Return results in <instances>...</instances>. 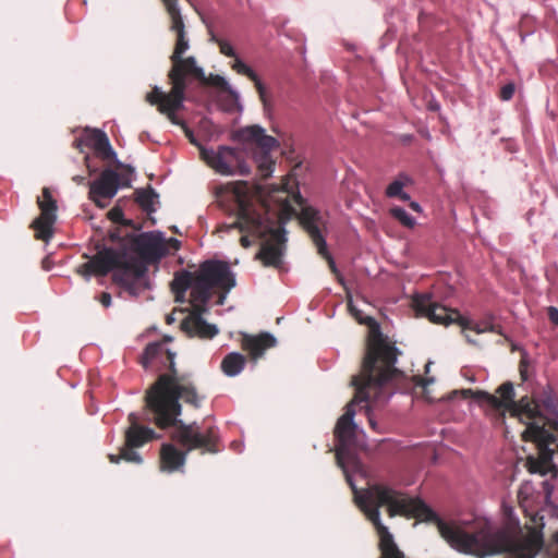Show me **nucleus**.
<instances>
[{
  "instance_id": "obj_35",
  "label": "nucleus",
  "mask_w": 558,
  "mask_h": 558,
  "mask_svg": "<svg viewBox=\"0 0 558 558\" xmlns=\"http://www.w3.org/2000/svg\"><path fill=\"white\" fill-rule=\"evenodd\" d=\"M240 243L245 248H247L252 245V241L250 240L247 234L241 236Z\"/></svg>"
},
{
  "instance_id": "obj_13",
  "label": "nucleus",
  "mask_w": 558,
  "mask_h": 558,
  "mask_svg": "<svg viewBox=\"0 0 558 558\" xmlns=\"http://www.w3.org/2000/svg\"><path fill=\"white\" fill-rule=\"evenodd\" d=\"M201 155L207 165L220 174L239 173L245 175L250 173V167L235 148L220 146L217 151L202 148Z\"/></svg>"
},
{
  "instance_id": "obj_39",
  "label": "nucleus",
  "mask_w": 558,
  "mask_h": 558,
  "mask_svg": "<svg viewBox=\"0 0 558 558\" xmlns=\"http://www.w3.org/2000/svg\"><path fill=\"white\" fill-rule=\"evenodd\" d=\"M410 207L415 210V211H420L421 210V206L418 205V203L416 202H411L410 204Z\"/></svg>"
},
{
  "instance_id": "obj_21",
  "label": "nucleus",
  "mask_w": 558,
  "mask_h": 558,
  "mask_svg": "<svg viewBox=\"0 0 558 558\" xmlns=\"http://www.w3.org/2000/svg\"><path fill=\"white\" fill-rule=\"evenodd\" d=\"M199 277V270L196 274L190 271H182L177 274L173 281L171 282L172 291L175 293V300L181 301L185 292L191 289L194 291L195 284Z\"/></svg>"
},
{
  "instance_id": "obj_34",
  "label": "nucleus",
  "mask_w": 558,
  "mask_h": 558,
  "mask_svg": "<svg viewBox=\"0 0 558 558\" xmlns=\"http://www.w3.org/2000/svg\"><path fill=\"white\" fill-rule=\"evenodd\" d=\"M165 245L166 247L168 246L173 251H178L181 247V242L178 239L170 238L167 242H165Z\"/></svg>"
},
{
  "instance_id": "obj_22",
  "label": "nucleus",
  "mask_w": 558,
  "mask_h": 558,
  "mask_svg": "<svg viewBox=\"0 0 558 558\" xmlns=\"http://www.w3.org/2000/svg\"><path fill=\"white\" fill-rule=\"evenodd\" d=\"M246 364V359L239 352L227 354L221 361V371L229 377L239 375Z\"/></svg>"
},
{
  "instance_id": "obj_37",
  "label": "nucleus",
  "mask_w": 558,
  "mask_h": 558,
  "mask_svg": "<svg viewBox=\"0 0 558 558\" xmlns=\"http://www.w3.org/2000/svg\"><path fill=\"white\" fill-rule=\"evenodd\" d=\"M221 293L218 296L217 304L222 305L225 303L226 296L229 292H226L225 290H220Z\"/></svg>"
},
{
  "instance_id": "obj_19",
  "label": "nucleus",
  "mask_w": 558,
  "mask_h": 558,
  "mask_svg": "<svg viewBox=\"0 0 558 558\" xmlns=\"http://www.w3.org/2000/svg\"><path fill=\"white\" fill-rule=\"evenodd\" d=\"M84 145L94 150V154L104 161H110L116 158L107 134L100 130H87L84 135Z\"/></svg>"
},
{
  "instance_id": "obj_8",
  "label": "nucleus",
  "mask_w": 558,
  "mask_h": 558,
  "mask_svg": "<svg viewBox=\"0 0 558 558\" xmlns=\"http://www.w3.org/2000/svg\"><path fill=\"white\" fill-rule=\"evenodd\" d=\"M235 287V278L228 263L222 260H206L199 266V277L194 291H191L192 323L203 318L207 311L206 304L211 299V290L230 292Z\"/></svg>"
},
{
  "instance_id": "obj_42",
  "label": "nucleus",
  "mask_w": 558,
  "mask_h": 558,
  "mask_svg": "<svg viewBox=\"0 0 558 558\" xmlns=\"http://www.w3.org/2000/svg\"><path fill=\"white\" fill-rule=\"evenodd\" d=\"M465 338H466V341H468L469 343H472V344H474V343H475V341H474V340H472L469 336H465Z\"/></svg>"
},
{
  "instance_id": "obj_9",
  "label": "nucleus",
  "mask_w": 558,
  "mask_h": 558,
  "mask_svg": "<svg viewBox=\"0 0 558 558\" xmlns=\"http://www.w3.org/2000/svg\"><path fill=\"white\" fill-rule=\"evenodd\" d=\"M412 306L417 316L426 317L433 324L449 326L457 324L462 328V331L473 330L476 333L496 332L501 335L499 325L493 323V318L488 317L480 323H473L463 317L459 311L448 308L432 300L429 294H417L413 298Z\"/></svg>"
},
{
  "instance_id": "obj_23",
  "label": "nucleus",
  "mask_w": 558,
  "mask_h": 558,
  "mask_svg": "<svg viewBox=\"0 0 558 558\" xmlns=\"http://www.w3.org/2000/svg\"><path fill=\"white\" fill-rule=\"evenodd\" d=\"M194 77L196 78L202 85L205 86H214L220 89H227L228 88V82L225 80V77L218 75V74H209L208 76L205 75L204 70L201 68V75L198 72L190 70L187 71V78Z\"/></svg>"
},
{
  "instance_id": "obj_27",
  "label": "nucleus",
  "mask_w": 558,
  "mask_h": 558,
  "mask_svg": "<svg viewBox=\"0 0 558 558\" xmlns=\"http://www.w3.org/2000/svg\"><path fill=\"white\" fill-rule=\"evenodd\" d=\"M108 218L114 222L120 223L126 227H133L135 228L132 220L125 219L123 210L120 207H113L108 211Z\"/></svg>"
},
{
  "instance_id": "obj_38",
  "label": "nucleus",
  "mask_w": 558,
  "mask_h": 558,
  "mask_svg": "<svg viewBox=\"0 0 558 558\" xmlns=\"http://www.w3.org/2000/svg\"><path fill=\"white\" fill-rule=\"evenodd\" d=\"M72 180H73L76 184L81 185V184H84V182H85V177H82V175H74V177L72 178Z\"/></svg>"
},
{
  "instance_id": "obj_2",
  "label": "nucleus",
  "mask_w": 558,
  "mask_h": 558,
  "mask_svg": "<svg viewBox=\"0 0 558 558\" xmlns=\"http://www.w3.org/2000/svg\"><path fill=\"white\" fill-rule=\"evenodd\" d=\"M170 340V337H165L161 341L148 343L140 356V364L145 369H149L155 363L166 369L146 390L145 420L160 429L175 427L172 438L187 449L219 452L221 446L216 426L202 429L196 422L185 424L179 420L182 403L197 410L206 400V395L198 389L191 373L179 372L174 361L175 352L166 348Z\"/></svg>"
},
{
  "instance_id": "obj_24",
  "label": "nucleus",
  "mask_w": 558,
  "mask_h": 558,
  "mask_svg": "<svg viewBox=\"0 0 558 558\" xmlns=\"http://www.w3.org/2000/svg\"><path fill=\"white\" fill-rule=\"evenodd\" d=\"M135 202L140 205V207L150 214L155 211L154 203L158 197V194L150 186L147 189H138L135 191Z\"/></svg>"
},
{
  "instance_id": "obj_18",
  "label": "nucleus",
  "mask_w": 558,
  "mask_h": 558,
  "mask_svg": "<svg viewBox=\"0 0 558 558\" xmlns=\"http://www.w3.org/2000/svg\"><path fill=\"white\" fill-rule=\"evenodd\" d=\"M173 433L171 434V439ZM181 447L185 449V451L179 450L174 445L163 444L160 449V469L166 472H174L182 468L186 460V453L192 451L193 449H187L186 446L181 445L175 440ZM202 453H205L202 449H199Z\"/></svg>"
},
{
  "instance_id": "obj_7",
  "label": "nucleus",
  "mask_w": 558,
  "mask_h": 558,
  "mask_svg": "<svg viewBox=\"0 0 558 558\" xmlns=\"http://www.w3.org/2000/svg\"><path fill=\"white\" fill-rule=\"evenodd\" d=\"M161 1L171 21L170 29L177 34L175 46L170 57L171 69L168 72V80L171 84L169 92L173 100L179 104L182 90H186L187 87V71L193 70L201 75V66L197 65L194 57L183 58V53L189 49V40L185 37V25L178 0Z\"/></svg>"
},
{
  "instance_id": "obj_10",
  "label": "nucleus",
  "mask_w": 558,
  "mask_h": 558,
  "mask_svg": "<svg viewBox=\"0 0 558 558\" xmlns=\"http://www.w3.org/2000/svg\"><path fill=\"white\" fill-rule=\"evenodd\" d=\"M128 420L130 426L124 433V446L120 449L119 454L108 456L111 463H119L121 460L136 464L142 463V457L134 449L144 446L157 437L154 429L140 425L138 416L135 413H130Z\"/></svg>"
},
{
  "instance_id": "obj_15",
  "label": "nucleus",
  "mask_w": 558,
  "mask_h": 558,
  "mask_svg": "<svg viewBox=\"0 0 558 558\" xmlns=\"http://www.w3.org/2000/svg\"><path fill=\"white\" fill-rule=\"evenodd\" d=\"M298 219L300 225L312 239L317 248V253L328 262L331 271L337 274L338 271L335 260L328 252L326 240L319 229V226L322 225V217L319 213L313 207H303L301 213L298 215Z\"/></svg>"
},
{
  "instance_id": "obj_16",
  "label": "nucleus",
  "mask_w": 558,
  "mask_h": 558,
  "mask_svg": "<svg viewBox=\"0 0 558 558\" xmlns=\"http://www.w3.org/2000/svg\"><path fill=\"white\" fill-rule=\"evenodd\" d=\"M211 40L218 45L220 53H222L226 57H230V58L234 59L233 63L231 64L232 70L235 71L240 75L246 76L250 81H252L254 83V86L258 94L259 100L262 101L265 110H267L270 106L267 88L265 87L264 83L262 82L259 76L256 74V72L253 71L247 64H245L236 56L233 47L231 46V44L229 41L218 38L215 35L211 36Z\"/></svg>"
},
{
  "instance_id": "obj_32",
  "label": "nucleus",
  "mask_w": 558,
  "mask_h": 558,
  "mask_svg": "<svg viewBox=\"0 0 558 558\" xmlns=\"http://www.w3.org/2000/svg\"><path fill=\"white\" fill-rule=\"evenodd\" d=\"M526 368H527V361L525 360V357H522L520 361V364H519V372H520L521 379L523 381L527 379Z\"/></svg>"
},
{
  "instance_id": "obj_4",
  "label": "nucleus",
  "mask_w": 558,
  "mask_h": 558,
  "mask_svg": "<svg viewBox=\"0 0 558 558\" xmlns=\"http://www.w3.org/2000/svg\"><path fill=\"white\" fill-rule=\"evenodd\" d=\"M400 354L401 352L395 343H391L378 327L371 329L361 372L351 379V385L355 388V395L351 402L347 404L344 413L339 417L335 427L337 464L343 470L352 488L354 486L345 466L347 463L354 460L350 450L356 438V425L353 422L354 407L362 402L366 403L364 408L368 423L373 429H376V422L369 413L371 404L376 405L387 401L389 393L386 391L385 385L400 375L396 367Z\"/></svg>"
},
{
  "instance_id": "obj_31",
  "label": "nucleus",
  "mask_w": 558,
  "mask_h": 558,
  "mask_svg": "<svg viewBox=\"0 0 558 558\" xmlns=\"http://www.w3.org/2000/svg\"><path fill=\"white\" fill-rule=\"evenodd\" d=\"M547 316L553 325L558 326V308L555 306L547 307Z\"/></svg>"
},
{
  "instance_id": "obj_40",
  "label": "nucleus",
  "mask_w": 558,
  "mask_h": 558,
  "mask_svg": "<svg viewBox=\"0 0 558 558\" xmlns=\"http://www.w3.org/2000/svg\"><path fill=\"white\" fill-rule=\"evenodd\" d=\"M397 197H399L402 201H409L410 199L409 194L404 193L403 191L401 192V195H398Z\"/></svg>"
},
{
  "instance_id": "obj_17",
  "label": "nucleus",
  "mask_w": 558,
  "mask_h": 558,
  "mask_svg": "<svg viewBox=\"0 0 558 558\" xmlns=\"http://www.w3.org/2000/svg\"><path fill=\"white\" fill-rule=\"evenodd\" d=\"M121 185L129 186V183H122L121 175L117 171L105 169L97 180L89 182V199L99 208H105L107 203L102 202V199L114 197Z\"/></svg>"
},
{
  "instance_id": "obj_14",
  "label": "nucleus",
  "mask_w": 558,
  "mask_h": 558,
  "mask_svg": "<svg viewBox=\"0 0 558 558\" xmlns=\"http://www.w3.org/2000/svg\"><path fill=\"white\" fill-rule=\"evenodd\" d=\"M40 215L33 220L31 228L35 231V239L48 242L53 234L52 227L57 220V201L52 197L49 187H44L41 197H37Z\"/></svg>"
},
{
  "instance_id": "obj_28",
  "label": "nucleus",
  "mask_w": 558,
  "mask_h": 558,
  "mask_svg": "<svg viewBox=\"0 0 558 558\" xmlns=\"http://www.w3.org/2000/svg\"><path fill=\"white\" fill-rule=\"evenodd\" d=\"M402 191L403 183L399 180H396L387 186L386 194L388 197H397L398 195H401Z\"/></svg>"
},
{
  "instance_id": "obj_26",
  "label": "nucleus",
  "mask_w": 558,
  "mask_h": 558,
  "mask_svg": "<svg viewBox=\"0 0 558 558\" xmlns=\"http://www.w3.org/2000/svg\"><path fill=\"white\" fill-rule=\"evenodd\" d=\"M390 214L395 219H397L407 228H413L416 223L415 219L412 216H410L405 209L401 207H392L390 209Z\"/></svg>"
},
{
  "instance_id": "obj_5",
  "label": "nucleus",
  "mask_w": 558,
  "mask_h": 558,
  "mask_svg": "<svg viewBox=\"0 0 558 558\" xmlns=\"http://www.w3.org/2000/svg\"><path fill=\"white\" fill-rule=\"evenodd\" d=\"M215 195L223 209L236 216V220L226 228H238L262 240L256 258L264 266L280 268L287 242L283 226L296 215L295 209L286 203L278 214H271L265 204L254 203V195L246 181L220 184L215 187Z\"/></svg>"
},
{
  "instance_id": "obj_36",
  "label": "nucleus",
  "mask_w": 558,
  "mask_h": 558,
  "mask_svg": "<svg viewBox=\"0 0 558 558\" xmlns=\"http://www.w3.org/2000/svg\"><path fill=\"white\" fill-rule=\"evenodd\" d=\"M83 146H85V145H84V137H82V138H76V140L73 142V147H74V148H76V149H78V150H81V151L83 150V148H82Z\"/></svg>"
},
{
  "instance_id": "obj_3",
  "label": "nucleus",
  "mask_w": 558,
  "mask_h": 558,
  "mask_svg": "<svg viewBox=\"0 0 558 558\" xmlns=\"http://www.w3.org/2000/svg\"><path fill=\"white\" fill-rule=\"evenodd\" d=\"M481 403L487 404L502 413L508 412L526 427L522 433L525 441H533L537 447V458L527 459L531 473L546 475L555 470L558 458V395L550 385L523 396L515 401V391L511 381L501 384L496 395L484 390L463 391Z\"/></svg>"
},
{
  "instance_id": "obj_29",
  "label": "nucleus",
  "mask_w": 558,
  "mask_h": 558,
  "mask_svg": "<svg viewBox=\"0 0 558 558\" xmlns=\"http://www.w3.org/2000/svg\"><path fill=\"white\" fill-rule=\"evenodd\" d=\"M515 86L513 83L504 85L500 89L499 97L501 100H510L514 95Z\"/></svg>"
},
{
  "instance_id": "obj_11",
  "label": "nucleus",
  "mask_w": 558,
  "mask_h": 558,
  "mask_svg": "<svg viewBox=\"0 0 558 558\" xmlns=\"http://www.w3.org/2000/svg\"><path fill=\"white\" fill-rule=\"evenodd\" d=\"M234 138L245 144H254L263 150L264 155L258 163V173L262 179L269 178L274 171L275 162L269 158L268 153L278 145L277 140L267 135L259 125H250L238 130L234 133Z\"/></svg>"
},
{
  "instance_id": "obj_25",
  "label": "nucleus",
  "mask_w": 558,
  "mask_h": 558,
  "mask_svg": "<svg viewBox=\"0 0 558 558\" xmlns=\"http://www.w3.org/2000/svg\"><path fill=\"white\" fill-rule=\"evenodd\" d=\"M193 327L201 338L211 339L218 333V328L204 318H197V323L193 324Z\"/></svg>"
},
{
  "instance_id": "obj_30",
  "label": "nucleus",
  "mask_w": 558,
  "mask_h": 558,
  "mask_svg": "<svg viewBox=\"0 0 558 558\" xmlns=\"http://www.w3.org/2000/svg\"><path fill=\"white\" fill-rule=\"evenodd\" d=\"M347 305H348V308L350 311V313L359 320L362 319L361 317V311H359L354 304H353V301H352V295L348 292L347 293Z\"/></svg>"
},
{
  "instance_id": "obj_20",
  "label": "nucleus",
  "mask_w": 558,
  "mask_h": 558,
  "mask_svg": "<svg viewBox=\"0 0 558 558\" xmlns=\"http://www.w3.org/2000/svg\"><path fill=\"white\" fill-rule=\"evenodd\" d=\"M241 348L246 351L251 359L262 357L267 349L274 348L277 343L276 338L268 332H260L257 336L241 333Z\"/></svg>"
},
{
  "instance_id": "obj_41",
  "label": "nucleus",
  "mask_w": 558,
  "mask_h": 558,
  "mask_svg": "<svg viewBox=\"0 0 558 558\" xmlns=\"http://www.w3.org/2000/svg\"><path fill=\"white\" fill-rule=\"evenodd\" d=\"M88 161H89V156H86V157H85L86 166H87V168H88L89 172H90V173H93V172H95V171H96V169H92V168H90V166L88 165Z\"/></svg>"
},
{
  "instance_id": "obj_33",
  "label": "nucleus",
  "mask_w": 558,
  "mask_h": 558,
  "mask_svg": "<svg viewBox=\"0 0 558 558\" xmlns=\"http://www.w3.org/2000/svg\"><path fill=\"white\" fill-rule=\"evenodd\" d=\"M111 294L109 292H102L99 296V302L105 307H109L111 305Z\"/></svg>"
},
{
  "instance_id": "obj_12",
  "label": "nucleus",
  "mask_w": 558,
  "mask_h": 558,
  "mask_svg": "<svg viewBox=\"0 0 558 558\" xmlns=\"http://www.w3.org/2000/svg\"><path fill=\"white\" fill-rule=\"evenodd\" d=\"M145 100L149 105L156 106L157 110L161 114H165L172 124L181 126L190 143L197 145L193 131L177 116V112L184 107L185 90H182L180 102L177 104L171 96V92L166 93L160 87L154 86L151 90L146 94Z\"/></svg>"
},
{
  "instance_id": "obj_43",
  "label": "nucleus",
  "mask_w": 558,
  "mask_h": 558,
  "mask_svg": "<svg viewBox=\"0 0 558 558\" xmlns=\"http://www.w3.org/2000/svg\"><path fill=\"white\" fill-rule=\"evenodd\" d=\"M555 542L558 545V532L555 534Z\"/></svg>"
},
{
  "instance_id": "obj_1",
  "label": "nucleus",
  "mask_w": 558,
  "mask_h": 558,
  "mask_svg": "<svg viewBox=\"0 0 558 558\" xmlns=\"http://www.w3.org/2000/svg\"><path fill=\"white\" fill-rule=\"evenodd\" d=\"M356 502L372 522L379 537L380 558H405L398 548L392 534L383 524L379 509L385 507L390 518L397 515L416 519L421 522L435 523L440 535L456 549L485 558L501 553H508L512 558H535L541 550L544 539L542 529L543 518L537 514L532 518L533 525L524 532L518 520L511 518L501 527L493 526L488 521L478 523L476 531L470 533L460 527L445 523L437 513L421 498L411 497L385 484H372L360 495Z\"/></svg>"
},
{
  "instance_id": "obj_6",
  "label": "nucleus",
  "mask_w": 558,
  "mask_h": 558,
  "mask_svg": "<svg viewBox=\"0 0 558 558\" xmlns=\"http://www.w3.org/2000/svg\"><path fill=\"white\" fill-rule=\"evenodd\" d=\"M168 251L160 233L142 232L128 234L120 247H104L88 262L80 265L76 272L89 279L90 276L104 277L112 274V281L138 296L149 289L147 265L160 260Z\"/></svg>"
}]
</instances>
